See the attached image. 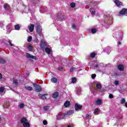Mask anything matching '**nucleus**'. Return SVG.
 Wrapping results in <instances>:
<instances>
[{
    "instance_id": "f257e3e1",
    "label": "nucleus",
    "mask_w": 127,
    "mask_h": 127,
    "mask_svg": "<svg viewBox=\"0 0 127 127\" xmlns=\"http://www.w3.org/2000/svg\"><path fill=\"white\" fill-rule=\"evenodd\" d=\"M74 113V111L70 110L67 111L66 113H64V115L61 114V113H59L57 116V120H63V119H65L67 116H70V115H72Z\"/></svg>"
},
{
    "instance_id": "f03ea898",
    "label": "nucleus",
    "mask_w": 127,
    "mask_h": 127,
    "mask_svg": "<svg viewBox=\"0 0 127 127\" xmlns=\"http://www.w3.org/2000/svg\"><path fill=\"white\" fill-rule=\"evenodd\" d=\"M105 20H108V24H112L113 23V17L109 16V15H105L104 16Z\"/></svg>"
},
{
    "instance_id": "7ed1b4c3",
    "label": "nucleus",
    "mask_w": 127,
    "mask_h": 127,
    "mask_svg": "<svg viewBox=\"0 0 127 127\" xmlns=\"http://www.w3.org/2000/svg\"><path fill=\"white\" fill-rule=\"evenodd\" d=\"M36 31L39 36H42V28L40 25H37L36 27Z\"/></svg>"
},
{
    "instance_id": "20e7f679",
    "label": "nucleus",
    "mask_w": 127,
    "mask_h": 127,
    "mask_svg": "<svg viewBox=\"0 0 127 127\" xmlns=\"http://www.w3.org/2000/svg\"><path fill=\"white\" fill-rule=\"evenodd\" d=\"M34 87L35 88V91H37L38 93L39 92H41L42 88H41V86L36 84V83H34Z\"/></svg>"
},
{
    "instance_id": "39448f33",
    "label": "nucleus",
    "mask_w": 127,
    "mask_h": 127,
    "mask_svg": "<svg viewBox=\"0 0 127 127\" xmlns=\"http://www.w3.org/2000/svg\"><path fill=\"white\" fill-rule=\"evenodd\" d=\"M95 63H96V64H95L94 65V69H100V68L102 67V64H101L100 62L96 61H95Z\"/></svg>"
},
{
    "instance_id": "423d86ee",
    "label": "nucleus",
    "mask_w": 127,
    "mask_h": 127,
    "mask_svg": "<svg viewBox=\"0 0 127 127\" xmlns=\"http://www.w3.org/2000/svg\"><path fill=\"white\" fill-rule=\"evenodd\" d=\"M46 45H47V44L45 41H44V40L42 39L41 42V48L43 50H44V49H45V47H46Z\"/></svg>"
},
{
    "instance_id": "0eeeda50",
    "label": "nucleus",
    "mask_w": 127,
    "mask_h": 127,
    "mask_svg": "<svg viewBox=\"0 0 127 127\" xmlns=\"http://www.w3.org/2000/svg\"><path fill=\"white\" fill-rule=\"evenodd\" d=\"M26 56L27 58H32V59H35V60H37V57H36V56H32L29 53H27L26 54Z\"/></svg>"
},
{
    "instance_id": "6e6552de",
    "label": "nucleus",
    "mask_w": 127,
    "mask_h": 127,
    "mask_svg": "<svg viewBox=\"0 0 127 127\" xmlns=\"http://www.w3.org/2000/svg\"><path fill=\"white\" fill-rule=\"evenodd\" d=\"M125 14L127 16V9L124 8L120 12V15Z\"/></svg>"
},
{
    "instance_id": "1a4fd4ad",
    "label": "nucleus",
    "mask_w": 127,
    "mask_h": 127,
    "mask_svg": "<svg viewBox=\"0 0 127 127\" xmlns=\"http://www.w3.org/2000/svg\"><path fill=\"white\" fill-rule=\"evenodd\" d=\"M83 106L81 105L78 104V103H76L75 105V111H78V110H81Z\"/></svg>"
},
{
    "instance_id": "9d476101",
    "label": "nucleus",
    "mask_w": 127,
    "mask_h": 127,
    "mask_svg": "<svg viewBox=\"0 0 127 127\" xmlns=\"http://www.w3.org/2000/svg\"><path fill=\"white\" fill-rule=\"evenodd\" d=\"M116 5H117V6H118V7H121V5H123V3L120 1H119L118 0H116L114 1Z\"/></svg>"
},
{
    "instance_id": "9b49d317",
    "label": "nucleus",
    "mask_w": 127,
    "mask_h": 127,
    "mask_svg": "<svg viewBox=\"0 0 127 127\" xmlns=\"http://www.w3.org/2000/svg\"><path fill=\"white\" fill-rule=\"evenodd\" d=\"M95 84L96 85V89H98V90L102 89V84H101V82H96Z\"/></svg>"
},
{
    "instance_id": "f8f14e48",
    "label": "nucleus",
    "mask_w": 127,
    "mask_h": 127,
    "mask_svg": "<svg viewBox=\"0 0 127 127\" xmlns=\"http://www.w3.org/2000/svg\"><path fill=\"white\" fill-rule=\"evenodd\" d=\"M28 27L29 31L30 32H33V30H34V25L32 24L30 26H28Z\"/></svg>"
},
{
    "instance_id": "ddd939ff",
    "label": "nucleus",
    "mask_w": 127,
    "mask_h": 127,
    "mask_svg": "<svg viewBox=\"0 0 127 127\" xmlns=\"http://www.w3.org/2000/svg\"><path fill=\"white\" fill-rule=\"evenodd\" d=\"M112 51V49L111 48V47H107L105 49V52L107 53V54H110V52Z\"/></svg>"
},
{
    "instance_id": "4468645a",
    "label": "nucleus",
    "mask_w": 127,
    "mask_h": 127,
    "mask_svg": "<svg viewBox=\"0 0 127 127\" xmlns=\"http://www.w3.org/2000/svg\"><path fill=\"white\" fill-rule=\"evenodd\" d=\"M27 122H28V120H27L26 119V118H22L21 119L20 123H21V124H22V125H23V124H25Z\"/></svg>"
},
{
    "instance_id": "2eb2a0df",
    "label": "nucleus",
    "mask_w": 127,
    "mask_h": 127,
    "mask_svg": "<svg viewBox=\"0 0 127 127\" xmlns=\"http://www.w3.org/2000/svg\"><path fill=\"white\" fill-rule=\"evenodd\" d=\"M124 36V34L123 32H120V33H116V37H119L120 38H122Z\"/></svg>"
},
{
    "instance_id": "dca6fc26",
    "label": "nucleus",
    "mask_w": 127,
    "mask_h": 127,
    "mask_svg": "<svg viewBox=\"0 0 127 127\" xmlns=\"http://www.w3.org/2000/svg\"><path fill=\"white\" fill-rule=\"evenodd\" d=\"M6 29L7 32H10V31H11V24L7 25L6 26Z\"/></svg>"
},
{
    "instance_id": "f3484780",
    "label": "nucleus",
    "mask_w": 127,
    "mask_h": 127,
    "mask_svg": "<svg viewBox=\"0 0 127 127\" xmlns=\"http://www.w3.org/2000/svg\"><path fill=\"white\" fill-rule=\"evenodd\" d=\"M59 95V93L58 92H55L53 95H52V97L53 98H54V99L57 98L58 97V96Z\"/></svg>"
},
{
    "instance_id": "a211bd4d",
    "label": "nucleus",
    "mask_w": 127,
    "mask_h": 127,
    "mask_svg": "<svg viewBox=\"0 0 127 127\" xmlns=\"http://www.w3.org/2000/svg\"><path fill=\"white\" fill-rule=\"evenodd\" d=\"M118 70H120V71H124V65L123 64H120L118 66Z\"/></svg>"
},
{
    "instance_id": "6ab92c4d",
    "label": "nucleus",
    "mask_w": 127,
    "mask_h": 127,
    "mask_svg": "<svg viewBox=\"0 0 127 127\" xmlns=\"http://www.w3.org/2000/svg\"><path fill=\"white\" fill-rule=\"evenodd\" d=\"M93 1H92V0H87V1H86V4L87 5H92V4H93Z\"/></svg>"
},
{
    "instance_id": "aec40b11",
    "label": "nucleus",
    "mask_w": 127,
    "mask_h": 127,
    "mask_svg": "<svg viewBox=\"0 0 127 127\" xmlns=\"http://www.w3.org/2000/svg\"><path fill=\"white\" fill-rule=\"evenodd\" d=\"M46 53H47V54H49L50 53H51V49L49 48L48 47H46L45 49Z\"/></svg>"
},
{
    "instance_id": "412c9836",
    "label": "nucleus",
    "mask_w": 127,
    "mask_h": 127,
    "mask_svg": "<svg viewBox=\"0 0 127 127\" xmlns=\"http://www.w3.org/2000/svg\"><path fill=\"white\" fill-rule=\"evenodd\" d=\"M29 11H30V9L29 6L26 7L24 9V12H25V13H28Z\"/></svg>"
},
{
    "instance_id": "4be33fe9",
    "label": "nucleus",
    "mask_w": 127,
    "mask_h": 127,
    "mask_svg": "<svg viewBox=\"0 0 127 127\" xmlns=\"http://www.w3.org/2000/svg\"><path fill=\"white\" fill-rule=\"evenodd\" d=\"M70 102L69 101H67L64 103V106L65 107V108H68V107L70 106Z\"/></svg>"
},
{
    "instance_id": "5701e85b",
    "label": "nucleus",
    "mask_w": 127,
    "mask_h": 127,
    "mask_svg": "<svg viewBox=\"0 0 127 127\" xmlns=\"http://www.w3.org/2000/svg\"><path fill=\"white\" fill-rule=\"evenodd\" d=\"M4 8L6 10H9V5H8V4L6 3L4 4Z\"/></svg>"
},
{
    "instance_id": "b1692460",
    "label": "nucleus",
    "mask_w": 127,
    "mask_h": 127,
    "mask_svg": "<svg viewBox=\"0 0 127 127\" xmlns=\"http://www.w3.org/2000/svg\"><path fill=\"white\" fill-rule=\"evenodd\" d=\"M24 127H30V124L28 123V121L23 124Z\"/></svg>"
},
{
    "instance_id": "393cba45",
    "label": "nucleus",
    "mask_w": 127,
    "mask_h": 127,
    "mask_svg": "<svg viewBox=\"0 0 127 127\" xmlns=\"http://www.w3.org/2000/svg\"><path fill=\"white\" fill-rule=\"evenodd\" d=\"M58 81V79L56 77H53L51 79V82H52V83H57Z\"/></svg>"
},
{
    "instance_id": "a878e982",
    "label": "nucleus",
    "mask_w": 127,
    "mask_h": 127,
    "mask_svg": "<svg viewBox=\"0 0 127 127\" xmlns=\"http://www.w3.org/2000/svg\"><path fill=\"white\" fill-rule=\"evenodd\" d=\"M33 41L34 42H35V43H38V42H39V40H38V39L37 38V37L36 36H34L33 37Z\"/></svg>"
},
{
    "instance_id": "bb28decb",
    "label": "nucleus",
    "mask_w": 127,
    "mask_h": 127,
    "mask_svg": "<svg viewBox=\"0 0 127 127\" xmlns=\"http://www.w3.org/2000/svg\"><path fill=\"white\" fill-rule=\"evenodd\" d=\"M57 20H59V21H61V20H62L63 19V17L61 15H58L57 16Z\"/></svg>"
},
{
    "instance_id": "cd10ccee",
    "label": "nucleus",
    "mask_w": 127,
    "mask_h": 127,
    "mask_svg": "<svg viewBox=\"0 0 127 127\" xmlns=\"http://www.w3.org/2000/svg\"><path fill=\"white\" fill-rule=\"evenodd\" d=\"M95 103L97 104V105H100L101 104H102V100L100 99H98L95 101Z\"/></svg>"
},
{
    "instance_id": "c85d7f7f",
    "label": "nucleus",
    "mask_w": 127,
    "mask_h": 127,
    "mask_svg": "<svg viewBox=\"0 0 127 127\" xmlns=\"http://www.w3.org/2000/svg\"><path fill=\"white\" fill-rule=\"evenodd\" d=\"M25 89L27 90V91H32L33 90L31 86H25Z\"/></svg>"
},
{
    "instance_id": "c756f323",
    "label": "nucleus",
    "mask_w": 127,
    "mask_h": 127,
    "mask_svg": "<svg viewBox=\"0 0 127 127\" xmlns=\"http://www.w3.org/2000/svg\"><path fill=\"white\" fill-rule=\"evenodd\" d=\"M5 63V60L0 58V64H4Z\"/></svg>"
},
{
    "instance_id": "7c9ffc66",
    "label": "nucleus",
    "mask_w": 127,
    "mask_h": 127,
    "mask_svg": "<svg viewBox=\"0 0 127 127\" xmlns=\"http://www.w3.org/2000/svg\"><path fill=\"white\" fill-rule=\"evenodd\" d=\"M90 11L92 15H95V14H96V10L94 9L90 10Z\"/></svg>"
},
{
    "instance_id": "2f4dec72",
    "label": "nucleus",
    "mask_w": 127,
    "mask_h": 127,
    "mask_svg": "<svg viewBox=\"0 0 127 127\" xmlns=\"http://www.w3.org/2000/svg\"><path fill=\"white\" fill-rule=\"evenodd\" d=\"M94 114L95 115H99V109L96 108L94 110Z\"/></svg>"
},
{
    "instance_id": "473e14b6",
    "label": "nucleus",
    "mask_w": 127,
    "mask_h": 127,
    "mask_svg": "<svg viewBox=\"0 0 127 127\" xmlns=\"http://www.w3.org/2000/svg\"><path fill=\"white\" fill-rule=\"evenodd\" d=\"M18 108L19 109H23V108H24V104L21 103V104H19V106H18Z\"/></svg>"
},
{
    "instance_id": "72a5a7b5",
    "label": "nucleus",
    "mask_w": 127,
    "mask_h": 127,
    "mask_svg": "<svg viewBox=\"0 0 127 127\" xmlns=\"http://www.w3.org/2000/svg\"><path fill=\"white\" fill-rule=\"evenodd\" d=\"M20 29V26L18 25H15V30H19Z\"/></svg>"
},
{
    "instance_id": "f704fd0d",
    "label": "nucleus",
    "mask_w": 127,
    "mask_h": 127,
    "mask_svg": "<svg viewBox=\"0 0 127 127\" xmlns=\"http://www.w3.org/2000/svg\"><path fill=\"white\" fill-rule=\"evenodd\" d=\"M97 32V29L96 28H92L91 29V33H93V34L96 33Z\"/></svg>"
},
{
    "instance_id": "c9c22d12",
    "label": "nucleus",
    "mask_w": 127,
    "mask_h": 127,
    "mask_svg": "<svg viewBox=\"0 0 127 127\" xmlns=\"http://www.w3.org/2000/svg\"><path fill=\"white\" fill-rule=\"evenodd\" d=\"M4 25V21H0V27H2Z\"/></svg>"
},
{
    "instance_id": "e433bc0d",
    "label": "nucleus",
    "mask_w": 127,
    "mask_h": 127,
    "mask_svg": "<svg viewBox=\"0 0 127 127\" xmlns=\"http://www.w3.org/2000/svg\"><path fill=\"white\" fill-rule=\"evenodd\" d=\"M31 40H32V37L29 36L27 38V41L28 42H31Z\"/></svg>"
},
{
    "instance_id": "4c0bfd02",
    "label": "nucleus",
    "mask_w": 127,
    "mask_h": 127,
    "mask_svg": "<svg viewBox=\"0 0 127 127\" xmlns=\"http://www.w3.org/2000/svg\"><path fill=\"white\" fill-rule=\"evenodd\" d=\"M114 84L115 86H119V85H120V82L118 80H115L114 81Z\"/></svg>"
},
{
    "instance_id": "58836bf2",
    "label": "nucleus",
    "mask_w": 127,
    "mask_h": 127,
    "mask_svg": "<svg viewBox=\"0 0 127 127\" xmlns=\"http://www.w3.org/2000/svg\"><path fill=\"white\" fill-rule=\"evenodd\" d=\"M48 55H49V57H50V58H51V59H52V60H53V59H54V58L52 56V54H51V53H50V54H48Z\"/></svg>"
},
{
    "instance_id": "ea45409f",
    "label": "nucleus",
    "mask_w": 127,
    "mask_h": 127,
    "mask_svg": "<svg viewBox=\"0 0 127 127\" xmlns=\"http://www.w3.org/2000/svg\"><path fill=\"white\" fill-rule=\"evenodd\" d=\"M95 56H96V54L94 52H93L90 54V57H92V58H94Z\"/></svg>"
},
{
    "instance_id": "a19ab883",
    "label": "nucleus",
    "mask_w": 127,
    "mask_h": 127,
    "mask_svg": "<svg viewBox=\"0 0 127 127\" xmlns=\"http://www.w3.org/2000/svg\"><path fill=\"white\" fill-rule=\"evenodd\" d=\"M18 80L17 79H13V83L14 84V85H16L18 84Z\"/></svg>"
},
{
    "instance_id": "79ce46f5",
    "label": "nucleus",
    "mask_w": 127,
    "mask_h": 127,
    "mask_svg": "<svg viewBox=\"0 0 127 127\" xmlns=\"http://www.w3.org/2000/svg\"><path fill=\"white\" fill-rule=\"evenodd\" d=\"M39 97H41V98H42V99H46V97L45 96V95L39 94Z\"/></svg>"
},
{
    "instance_id": "37998d69",
    "label": "nucleus",
    "mask_w": 127,
    "mask_h": 127,
    "mask_svg": "<svg viewBox=\"0 0 127 127\" xmlns=\"http://www.w3.org/2000/svg\"><path fill=\"white\" fill-rule=\"evenodd\" d=\"M3 91H4V88L3 87H0V93H3Z\"/></svg>"
},
{
    "instance_id": "c03bdc74",
    "label": "nucleus",
    "mask_w": 127,
    "mask_h": 127,
    "mask_svg": "<svg viewBox=\"0 0 127 127\" xmlns=\"http://www.w3.org/2000/svg\"><path fill=\"white\" fill-rule=\"evenodd\" d=\"M28 49L29 50V51H32L33 47L31 46V45H29L28 47Z\"/></svg>"
},
{
    "instance_id": "a18cd8bd",
    "label": "nucleus",
    "mask_w": 127,
    "mask_h": 127,
    "mask_svg": "<svg viewBox=\"0 0 127 127\" xmlns=\"http://www.w3.org/2000/svg\"><path fill=\"white\" fill-rule=\"evenodd\" d=\"M77 79L76 78H72L71 79L72 83H76Z\"/></svg>"
},
{
    "instance_id": "49530a36",
    "label": "nucleus",
    "mask_w": 127,
    "mask_h": 127,
    "mask_svg": "<svg viewBox=\"0 0 127 127\" xmlns=\"http://www.w3.org/2000/svg\"><path fill=\"white\" fill-rule=\"evenodd\" d=\"M44 111H48L49 110V107L48 106H44Z\"/></svg>"
},
{
    "instance_id": "de8ad7c7",
    "label": "nucleus",
    "mask_w": 127,
    "mask_h": 127,
    "mask_svg": "<svg viewBox=\"0 0 127 127\" xmlns=\"http://www.w3.org/2000/svg\"><path fill=\"white\" fill-rule=\"evenodd\" d=\"M75 5H76V4L74 2H72V3H70L71 7H75Z\"/></svg>"
},
{
    "instance_id": "09e8293b",
    "label": "nucleus",
    "mask_w": 127,
    "mask_h": 127,
    "mask_svg": "<svg viewBox=\"0 0 127 127\" xmlns=\"http://www.w3.org/2000/svg\"><path fill=\"white\" fill-rule=\"evenodd\" d=\"M96 76H97V75H96V74H93L91 75L92 79H95V78H96Z\"/></svg>"
},
{
    "instance_id": "8fccbe9b",
    "label": "nucleus",
    "mask_w": 127,
    "mask_h": 127,
    "mask_svg": "<svg viewBox=\"0 0 127 127\" xmlns=\"http://www.w3.org/2000/svg\"><path fill=\"white\" fill-rule=\"evenodd\" d=\"M109 98L110 99H113V98H114V95H113L112 94H109Z\"/></svg>"
},
{
    "instance_id": "3c124183",
    "label": "nucleus",
    "mask_w": 127,
    "mask_h": 127,
    "mask_svg": "<svg viewBox=\"0 0 127 127\" xmlns=\"http://www.w3.org/2000/svg\"><path fill=\"white\" fill-rule=\"evenodd\" d=\"M126 102V99H122L121 100V104H124V103Z\"/></svg>"
},
{
    "instance_id": "603ef678",
    "label": "nucleus",
    "mask_w": 127,
    "mask_h": 127,
    "mask_svg": "<svg viewBox=\"0 0 127 127\" xmlns=\"http://www.w3.org/2000/svg\"><path fill=\"white\" fill-rule=\"evenodd\" d=\"M74 70H75V67H72L70 69V72H73V71H74Z\"/></svg>"
},
{
    "instance_id": "864d4df0",
    "label": "nucleus",
    "mask_w": 127,
    "mask_h": 127,
    "mask_svg": "<svg viewBox=\"0 0 127 127\" xmlns=\"http://www.w3.org/2000/svg\"><path fill=\"white\" fill-rule=\"evenodd\" d=\"M58 69L59 71H63V67H59Z\"/></svg>"
},
{
    "instance_id": "5fc2aeb1",
    "label": "nucleus",
    "mask_w": 127,
    "mask_h": 127,
    "mask_svg": "<svg viewBox=\"0 0 127 127\" xmlns=\"http://www.w3.org/2000/svg\"><path fill=\"white\" fill-rule=\"evenodd\" d=\"M8 43H9V45H10V46H13V45H12V44H11V41L9 40V41H8Z\"/></svg>"
},
{
    "instance_id": "6e6d98bb",
    "label": "nucleus",
    "mask_w": 127,
    "mask_h": 127,
    "mask_svg": "<svg viewBox=\"0 0 127 127\" xmlns=\"http://www.w3.org/2000/svg\"><path fill=\"white\" fill-rule=\"evenodd\" d=\"M43 125H47V121H46V120H44V121H43Z\"/></svg>"
},
{
    "instance_id": "4d7b16f0",
    "label": "nucleus",
    "mask_w": 127,
    "mask_h": 127,
    "mask_svg": "<svg viewBox=\"0 0 127 127\" xmlns=\"http://www.w3.org/2000/svg\"><path fill=\"white\" fill-rule=\"evenodd\" d=\"M72 28L73 29H75V28H76V25L73 24V25H72Z\"/></svg>"
},
{
    "instance_id": "13d9d810",
    "label": "nucleus",
    "mask_w": 127,
    "mask_h": 127,
    "mask_svg": "<svg viewBox=\"0 0 127 127\" xmlns=\"http://www.w3.org/2000/svg\"><path fill=\"white\" fill-rule=\"evenodd\" d=\"M121 45V42H118V46H120Z\"/></svg>"
},
{
    "instance_id": "bf43d9fd",
    "label": "nucleus",
    "mask_w": 127,
    "mask_h": 127,
    "mask_svg": "<svg viewBox=\"0 0 127 127\" xmlns=\"http://www.w3.org/2000/svg\"><path fill=\"white\" fill-rule=\"evenodd\" d=\"M2 78V75H1V73H0V80Z\"/></svg>"
},
{
    "instance_id": "052dcab7",
    "label": "nucleus",
    "mask_w": 127,
    "mask_h": 127,
    "mask_svg": "<svg viewBox=\"0 0 127 127\" xmlns=\"http://www.w3.org/2000/svg\"><path fill=\"white\" fill-rule=\"evenodd\" d=\"M90 117V115L89 114H86V118H89Z\"/></svg>"
},
{
    "instance_id": "680f3d73",
    "label": "nucleus",
    "mask_w": 127,
    "mask_h": 127,
    "mask_svg": "<svg viewBox=\"0 0 127 127\" xmlns=\"http://www.w3.org/2000/svg\"><path fill=\"white\" fill-rule=\"evenodd\" d=\"M67 127H73V126L71 125H68Z\"/></svg>"
},
{
    "instance_id": "e2e57ef3",
    "label": "nucleus",
    "mask_w": 127,
    "mask_h": 127,
    "mask_svg": "<svg viewBox=\"0 0 127 127\" xmlns=\"http://www.w3.org/2000/svg\"><path fill=\"white\" fill-rule=\"evenodd\" d=\"M126 107L127 108V102L125 103Z\"/></svg>"
},
{
    "instance_id": "0e129e2a",
    "label": "nucleus",
    "mask_w": 127,
    "mask_h": 127,
    "mask_svg": "<svg viewBox=\"0 0 127 127\" xmlns=\"http://www.w3.org/2000/svg\"><path fill=\"white\" fill-rule=\"evenodd\" d=\"M77 95H78V96H80V94L81 93H78V92H77Z\"/></svg>"
},
{
    "instance_id": "69168bd1",
    "label": "nucleus",
    "mask_w": 127,
    "mask_h": 127,
    "mask_svg": "<svg viewBox=\"0 0 127 127\" xmlns=\"http://www.w3.org/2000/svg\"><path fill=\"white\" fill-rule=\"evenodd\" d=\"M0 122H1V118L0 117Z\"/></svg>"
},
{
    "instance_id": "338daca9",
    "label": "nucleus",
    "mask_w": 127,
    "mask_h": 127,
    "mask_svg": "<svg viewBox=\"0 0 127 127\" xmlns=\"http://www.w3.org/2000/svg\"><path fill=\"white\" fill-rule=\"evenodd\" d=\"M93 5H95V2L93 3Z\"/></svg>"
}]
</instances>
